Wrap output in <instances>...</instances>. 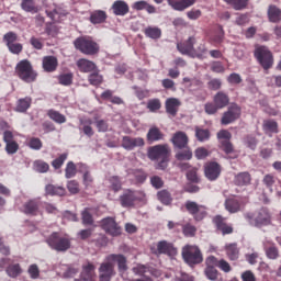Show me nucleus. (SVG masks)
<instances>
[{
    "mask_svg": "<svg viewBox=\"0 0 281 281\" xmlns=\"http://www.w3.org/2000/svg\"><path fill=\"white\" fill-rule=\"evenodd\" d=\"M147 157L150 161H160L157 164V170H166L170 161V147L168 145H155L147 149Z\"/></svg>",
    "mask_w": 281,
    "mask_h": 281,
    "instance_id": "f257e3e1",
    "label": "nucleus"
},
{
    "mask_svg": "<svg viewBox=\"0 0 281 281\" xmlns=\"http://www.w3.org/2000/svg\"><path fill=\"white\" fill-rule=\"evenodd\" d=\"M15 76L26 83L36 82V78H38V74L27 59H22L16 64Z\"/></svg>",
    "mask_w": 281,
    "mask_h": 281,
    "instance_id": "f03ea898",
    "label": "nucleus"
},
{
    "mask_svg": "<svg viewBox=\"0 0 281 281\" xmlns=\"http://www.w3.org/2000/svg\"><path fill=\"white\" fill-rule=\"evenodd\" d=\"M75 47L86 56H95L100 54V44L91 37L81 36L75 40Z\"/></svg>",
    "mask_w": 281,
    "mask_h": 281,
    "instance_id": "7ed1b4c3",
    "label": "nucleus"
},
{
    "mask_svg": "<svg viewBox=\"0 0 281 281\" xmlns=\"http://www.w3.org/2000/svg\"><path fill=\"white\" fill-rule=\"evenodd\" d=\"M181 254L184 262L189 265V267H194L203 262V252H201L199 246L186 245Z\"/></svg>",
    "mask_w": 281,
    "mask_h": 281,
    "instance_id": "20e7f679",
    "label": "nucleus"
},
{
    "mask_svg": "<svg viewBox=\"0 0 281 281\" xmlns=\"http://www.w3.org/2000/svg\"><path fill=\"white\" fill-rule=\"evenodd\" d=\"M245 218L255 227H266L271 223V214L268 209L261 207L255 213H247Z\"/></svg>",
    "mask_w": 281,
    "mask_h": 281,
    "instance_id": "39448f33",
    "label": "nucleus"
},
{
    "mask_svg": "<svg viewBox=\"0 0 281 281\" xmlns=\"http://www.w3.org/2000/svg\"><path fill=\"white\" fill-rule=\"evenodd\" d=\"M47 245L55 251H67L71 249V240L68 237L60 235L58 232H54L46 239Z\"/></svg>",
    "mask_w": 281,
    "mask_h": 281,
    "instance_id": "423d86ee",
    "label": "nucleus"
},
{
    "mask_svg": "<svg viewBox=\"0 0 281 281\" xmlns=\"http://www.w3.org/2000/svg\"><path fill=\"white\" fill-rule=\"evenodd\" d=\"M254 56L257 58L262 69L269 70L271 67H273V53H271L267 46L256 47Z\"/></svg>",
    "mask_w": 281,
    "mask_h": 281,
    "instance_id": "0eeeda50",
    "label": "nucleus"
},
{
    "mask_svg": "<svg viewBox=\"0 0 281 281\" xmlns=\"http://www.w3.org/2000/svg\"><path fill=\"white\" fill-rule=\"evenodd\" d=\"M119 201L122 207H135L137 201H142V192L133 189H125Z\"/></svg>",
    "mask_w": 281,
    "mask_h": 281,
    "instance_id": "6e6552de",
    "label": "nucleus"
},
{
    "mask_svg": "<svg viewBox=\"0 0 281 281\" xmlns=\"http://www.w3.org/2000/svg\"><path fill=\"white\" fill-rule=\"evenodd\" d=\"M3 43L7 45L9 52L19 56L23 52V44L18 43L19 34L13 31L7 32L2 37Z\"/></svg>",
    "mask_w": 281,
    "mask_h": 281,
    "instance_id": "1a4fd4ad",
    "label": "nucleus"
},
{
    "mask_svg": "<svg viewBox=\"0 0 281 281\" xmlns=\"http://www.w3.org/2000/svg\"><path fill=\"white\" fill-rule=\"evenodd\" d=\"M184 207L196 222H201L205 216H207V206L201 205L194 201H187Z\"/></svg>",
    "mask_w": 281,
    "mask_h": 281,
    "instance_id": "9d476101",
    "label": "nucleus"
},
{
    "mask_svg": "<svg viewBox=\"0 0 281 281\" xmlns=\"http://www.w3.org/2000/svg\"><path fill=\"white\" fill-rule=\"evenodd\" d=\"M212 223L217 234H222V236L234 234V226L227 223V217H224L223 215H215L212 220Z\"/></svg>",
    "mask_w": 281,
    "mask_h": 281,
    "instance_id": "9b49d317",
    "label": "nucleus"
},
{
    "mask_svg": "<svg viewBox=\"0 0 281 281\" xmlns=\"http://www.w3.org/2000/svg\"><path fill=\"white\" fill-rule=\"evenodd\" d=\"M101 227L105 231V234L110 236H121L122 227L115 222L113 217H105L101 221Z\"/></svg>",
    "mask_w": 281,
    "mask_h": 281,
    "instance_id": "f8f14e48",
    "label": "nucleus"
},
{
    "mask_svg": "<svg viewBox=\"0 0 281 281\" xmlns=\"http://www.w3.org/2000/svg\"><path fill=\"white\" fill-rule=\"evenodd\" d=\"M241 109L238 104L233 103L231 106H228L227 111L224 112L222 116V124L227 126V124H232L233 122H236L240 117Z\"/></svg>",
    "mask_w": 281,
    "mask_h": 281,
    "instance_id": "ddd939ff",
    "label": "nucleus"
},
{
    "mask_svg": "<svg viewBox=\"0 0 281 281\" xmlns=\"http://www.w3.org/2000/svg\"><path fill=\"white\" fill-rule=\"evenodd\" d=\"M216 257L209 256L205 259V269H204V276L207 278V280L216 281L218 280V270L216 269Z\"/></svg>",
    "mask_w": 281,
    "mask_h": 281,
    "instance_id": "4468645a",
    "label": "nucleus"
},
{
    "mask_svg": "<svg viewBox=\"0 0 281 281\" xmlns=\"http://www.w3.org/2000/svg\"><path fill=\"white\" fill-rule=\"evenodd\" d=\"M3 142L8 155H15L19 151V143L14 140V133L12 131L7 130L3 132Z\"/></svg>",
    "mask_w": 281,
    "mask_h": 281,
    "instance_id": "2eb2a0df",
    "label": "nucleus"
},
{
    "mask_svg": "<svg viewBox=\"0 0 281 281\" xmlns=\"http://www.w3.org/2000/svg\"><path fill=\"white\" fill-rule=\"evenodd\" d=\"M121 146L125 150H135V148H142L146 146V142L142 137L133 138L131 136H123Z\"/></svg>",
    "mask_w": 281,
    "mask_h": 281,
    "instance_id": "dca6fc26",
    "label": "nucleus"
},
{
    "mask_svg": "<svg viewBox=\"0 0 281 281\" xmlns=\"http://www.w3.org/2000/svg\"><path fill=\"white\" fill-rule=\"evenodd\" d=\"M22 212L26 216H38L41 214V202L38 199H31L22 205Z\"/></svg>",
    "mask_w": 281,
    "mask_h": 281,
    "instance_id": "f3484780",
    "label": "nucleus"
},
{
    "mask_svg": "<svg viewBox=\"0 0 281 281\" xmlns=\"http://www.w3.org/2000/svg\"><path fill=\"white\" fill-rule=\"evenodd\" d=\"M204 175L209 181H216L221 177V165L215 161L206 162L204 166Z\"/></svg>",
    "mask_w": 281,
    "mask_h": 281,
    "instance_id": "a211bd4d",
    "label": "nucleus"
},
{
    "mask_svg": "<svg viewBox=\"0 0 281 281\" xmlns=\"http://www.w3.org/2000/svg\"><path fill=\"white\" fill-rule=\"evenodd\" d=\"M196 43V40L194 37H189L183 43L177 44V49L180 52V54H183L186 56H194V44Z\"/></svg>",
    "mask_w": 281,
    "mask_h": 281,
    "instance_id": "6ab92c4d",
    "label": "nucleus"
},
{
    "mask_svg": "<svg viewBox=\"0 0 281 281\" xmlns=\"http://www.w3.org/2000/svg\"><path fill=\"white\" fill-rule=\"evenodd\" d=\"M111 10L115 16H126L131 12V7L124 0H116L113 2Z\"/></svg>",
    "mask_w": 281,
    "mask_h": 281,
    "instance_id": "aec40b11",
    "label": "nucleus"
},
{
    "mask_svg": "<svg viewBox=\"0 0 281 281\" xmlns=\"http://www.w3.org/2000/svg\"><path fill=\"white\" fill-rule=\"evenodd\" d=\"M167 3L176 12H183L188 8H192L196 3V0H167Z\"/></svg>",
    "mask_w": 281,
    "mask_h": 281,
    "instance_id": "412c9836",
    "label": "nucleus"
},
{
    "mask_svg": "<svg viewBox=\"0 0 281 281\" xmlns=\"http://www.w3.org/2000/svg\"><path fill=\"white\" fill-rule=\"evenodd\" d=\"M158 254H164L165 256H177V247H175L173 243H169L167 240H160L157 244Z\"/></svg>",
    "mask_w": 281,
    "mask_h": 281,
    "instance_id": "4be33fe9",
    "label": "nucleus"
},
{
    "mask_svg": "<svg viewBox=\"0 0 281 281\" xmlns=\"http://www.w3.org/2000/svg\"><path fill=\"white\" fill-rule=\"evenodd\" d=\"M111 278H113V263L106 260V262L101 263L99 268V280L111 281Z\"/></svg>",
    "mask_w": 281,
    "mask_h": 281,
    "instance_id": "5701e85b",
    "label": "nucleus"
},
{
    "mask_svg": "<svg viewBox=\"0 0 281 281\" xmlns=\"http://www.w3.org/2000/svg\"><path fill=\"white\" fill-rule=\"evenodd\" d=\"M188 134L182 131L176 132L171 138V143L173 144L175 148H179L180 150L188 148Z\"/></svg>",
    "mask_w": 281,
    "mask_h": 281,
    "instance_id": "b1692460",
    "label": "nucleus"
},
{
    "mask_svg": "<svg viewBox=\"0 0 281 281\" xmlns=\"http://www.w3.org/2000/svg\"><path fill=\"white\" fill-rule=\"evenodd\" d=\"M165 137H166V134H164V132H161V130L157 126L150 127L146 135L147 144H155V142H162Z\"/></svg>",
    "mask_w": 281,
    "mask_h": 281,
    "instance_id": "393cba45",
    "label": "nucleus"
},
{
    "mask_svg": "<svg viewBox=\"0 0 281 281\" xmlns=\"http://www.w3.org/2000/svg\"><path fill=\"white\" fill-rule=\"evenodd\" d=\"M179 106H181V101L177 98H169L165 102L166 113L176 117L177 113H179Z\"/></svg>",
    "mask_w": 281,
    "mask_h": 281,
    "instance_id": "a878e982",
    "label": "nucleus"
},
{
    "mask_svg": "<svg viewBox=\"0 0 281 281\" xmlns=\"http://www.w3.org/2000/svg\"><path fill=\"white\" fill-rule=\"evenodd\" d=\"M132 9L136 10V12H142V10H145L147 14H157V7L145 0L134 2L132 4Z\"/></svg>",
    "mask_w": 281,
    "mask_h": 281,
    "instance_id": "bb28decb",
    "label": "nucleus"
},
{
    "mask_svg": "<svg viewBox=\"0 0 281 281\" xmlns=\"http://www.w3.org/2000/svg\"><path fill=\"white\" fill-rule=\"evenodd\" d=\"M77 67L81 74H91V71H98V66L95 63L86 58H80L77 60Z\"/></svg>",
    "mask_w": 281,
    "mask_h": 281,
    "instance_id": "cd10ccee",
    "label": "nucleus"
},
{
    "mask_svg": "<svg viewBox=\"0 0 281 281\" xmlns=\"http://www.w3.org/2000/svg\"><path fill=\"white\" fill-rule=\"evenodd\" d=\"M42 65L44 71H46L47 74H52L56 71V69H58V58H56L55 56H45L43 57Z\"/></svg>",
    "mask_w": 281,
    "mask_h": 281,
    "instance_id": "c85d7f7f",
    "label": "nucleus"
},
{
    "mask_svg": "<svg viewBox=\"0 0 281 281\" xmlns=\"http://www.w3.org/2000/svg\"><path fill=\"white\" fill-rule=\"evenodd\" d=\"M67 190L64 187L55 184L45 186V196H65Z\"/></svg>",
    "mask_w": 281,
    "mask_h": 281,
    "instance_id": "c756f323",
    "label": "nucleus"
},
{
    "mask_svg": "<svg viewBox=\"0 0 281 281\" xmlns=\"http://www.w3.org/2000/svg\"><path fill=\"white\" fill-rule=\"evenodd\" d=\"M109 15L105 11L102 10H94L90 13L89 21L92 25H100L101 23H105Z\"/></svg>",
    "mask_w": 281,
    "mask_h": 281,
    "instance_id": "7c9ffc66",
    "label": "nucleus"
},
{
    "mask_svg": "<svg viewBox=\"0 0 281 281\" xmlns=\"http://www.w3.org/2000/svg\"><path fill=\"white\" fill-rule=\"evenodd\" d=\"M225 251L228 260L236 261L240 256V249L238 248V244L232 243L225 245Z\"/></svg>",
    "mask_w": 281,
    "mask_h": 281,
    "instance_id": "2f4dec72",
    "label": "nucleus"
},
{
    "mask_svg": "<svg viewBox=\"0 0 281 281\" xmlns=\"http://www.w3.org/2000/svg\"><path fill=\"white\" fill-rule=\"evenodd\" d=\"M108 262H117L119 271H126L128 266H126V257L124 255L112 254L106 257Z\"/></svg>",
    "mask_w": 281,
    "mask_h": 281,
    "instance_id": "473e14b6",
    "label": "nucleus"
},
{
    "mask_svg": "<svg viewBox=\"0 0 281 281\" xmlns=\"http://www.w3.org/2000/svg\"><path fill=\"white\" fill-rule=\"evenodd\" d=\"M213 102H215L220 109H225V106L229 105V94L224 91H218L213 97Z\"/></svg>",
    "mask_w": 281,
    "mask_h": 281,
    "instance_id": "72a5a7b5",
    "label": "nucleus"
},
{
    "mask_svg": "<svg viewBox=\"0 0 281 281\" xmlns=\"http://www.w3.org/2000/svg\"><path fill=\"white\" fill-rule=\"evenodd\" d=\"M235 183L239 188H243L245 186H250L251 184V173L247 172V171L237 173V176L235 177Z\"/></svg>",
    "mask_w": 281,
    "mask_h": 281,
    "instance_id": "f704fd0d",
    "label": "nucleus"
},
{
    "mask_svg": "<svg viewBox=\"0 0 281 281\" xmlns=\"http://www.w3.org/2000/svg\"><path fill=\"white\" fill-rule=\"evenodd\" d=\"M79 172H83L82 181L85 188H93V176H91V172L89 171L87 165L81 164Z\"/></svg>",
    "mask_w": 281,
    "mask_h": 281,
    "instance_id": "c9c22d12",
    "label": "nucleus"
},
{
    "mask_svg": "<svg viewBox=\"0 0 281 281\" xmlns=\"http://www.w3.org/2000/svg\"><path fill=\"white\" fill-rule=\"evenodd\" d=\"M224 2L237 12L247 10V8H249V0H224Z\"/></svg>",
    "mask_w": 281,
    "mask_h": 281,
    "instance_id": "e433bc0d",
    "label": "nucleus"
},
{
    "mask_svg": "<svg viewBox=\"0 0 281 281\" xmlns=\"http://www.w3.org/2000/svg\"><path fill=\"white\" fill-rule=\"evenodd\" d=\"M268 19L270 23H280L281 10L276 4H271L268 8Z\"/></svg>",
    "mask_w": 281,
    "mask_h": 281,
    "instance_id": "4c0bfd02",
    "label": "nucleus"
},
{
    "mask_svg": "<svg viewBox=\"0 0 281 281\" xmlns=\"http://www.w3.org/2000/svg\"><path fill=\"white\" fill-rule=\"evenodd\" d=\"M32 106V98L25 97L19 99L15 105L16 113H26L27 109Z\"/></svg>",
    "mask_w": 281,
    "mask_h": 281,
    "instance_id": "58836bf2",
    "label": "nucleus"
},
{
    "mask_svg": "<svg viewBox=\"0 0 281 281\" xmlns=\"http://www.w3.org/2000/svg\"><path fill=\"white\" fill-rule=\"evenodd\" d=\"M144 34L146 38H151L153 41H159L161 38V30L159 26H147L144 30Z\"/></svg>",
    "mask_w": 281,
    "mask_h": 281,
    "instance_id": "ea45409f",
    "label": "nucleus"
},
{
    "mask_svg": "<svg viewBox=\"0 0 281 281\" xmlns=\"http://www.w3.org/2000/svg\"><path fill=\"white\" fill-rule=\"evenodd\" d=\"M265 251L267 258L270 260H278V258H280V250H278L276 244H265Z\"/></svg>",
    "mask_w": 281,
    "mask_h": 281,
    "instance_id": "a19ab883",
    "label": "nucleus"
},
{
    "mask_svg": "<svg viewBox=\"0 0 281 281\" xmlns=\"http://www.w3.org/2000/svg\"><path fill=\"white\" fill-rule=\"evenodd\" d=\"M21 9L24 12H30L31 14H36L38 12V5L35 0H22Z\"/></svg>",
    "mask_w": 281,
    "mask_h": 281,
    "instance_id": "79ce46f5",
    "label": "nucleus"
},
{
    "mask_svg": "<svg viewBox=\"0 0 281 281\" xmlns=\"http://www.w3.org/2000/svg\"><path fill=\"white\" fill-rule=\"evenodd\" d=\"M5 273L9 278H19L23 273V268H21L20 263H11L7 267Z\"/></svg>",
    "mask_w": 281,
    "mask_h": 281,
    "instance_id": "37998d69",
    "label": "nucleus"
},
{
    "mask_svg": "<svg viewBox=\"0 0 281 281\" xmlns=\"http://www.w3.org/2000/svg\"><path fill=\"white\" fill-rule=\"evenodd\" d=\"M47 115L49 120H52L56 124H65V122H67V116H65L64 114L54 109L48 110Z\"/></svg>",
    "mask_w": 281,
    "mask_h": 281,
    "instance_id": "c03bdc74",
    "label": "nucleus"
},
{
    "mask_svg": "<svg viewBox=\"0 0 281 281\" xmlns=\"http://www.w3.org/2000/svg\"><path fill=\"white\" fill-rule=\"evenodd\" d=\"M225 210H227L229 214H236V212H240V202L236 199H227L225 201Z\"/></svg>",
    "mask_w": 281,
    "mask_h": 281,
    "instance_id": "a18cd8bd",
    "label": "nucleus"
},
{
    "mask_svg": "<svg viewBox=\"0 0 281 281\" xmlns=\"http://www.w3.org/2000/svg\"><path fill=\"white\" fill-rule=\"evenodd\" d=\"M91 124H93V121L91 119H86L80 121L81 130L83 131L85 135L87 137H93V127H91Z\"/></svg>",
    "mask_w": 281,
    "mask_h": 281,
    "instance_id": "49530a36",
    "label": "nucleus"
},
{
    "mask_svg": "<svg viewBox=\"0 0 281 281\" xmlns=\"http://www.w3.org/2000/svg\"><path fill=\"white\" fill-rule=\"evenodd\" d=\"M94 271H95V266H93L92 263H88L87 266H85L81 272L82 280L85 281L93 280Z\"/></svg>",
    "mask_w": 281,
    "mask_h": 281,
    "instance_id": "de8ad7c7",
    "label": "nucleus"
},
{
    "mask_svg": "<svg viewBox=\"0 0 281 281\" xmlns=\"http://www.w3.org/2000/svg\"><path fill=\"white\" fill-rule=\"evenodd\" d=\"M78 175V169L76 168V164L74 161H68L65 168V178L74 179Z\"/></svg>",
    "mask_w": 281,
    "mask_h": 281,
    "instance_id": "09e8293b",
    "label": "nucleus"
},
{
    "mask_svg": "<svg viewBox=\"0 0 281 281\" xmlns=\"http://www.w3.org/2000/svg\"><path fill=\"white\" fill-rule=\"evenodd\" d=\"M182 234L187 238H194V236H196V226L192 225L191 223L182 225Z\"/></svg>",
    "mask_w": 281,
    "mask_h": 281,
    "instance_id": "8fccbe9b",
    "label": "nucleus"
},
{
    "mask_svg": "<svg viewBox=\"0 0 281 281\" xmlns=\"http://www.w3.org/2000/svg\"><path fill=\"white\" fill-rule=\"evenodd\" d=\"M110 190L113 192H120L122 190V179L117 176H112L109 178Z\"/></svg>",
    "mask_w": 281,
    "mask_h": 281,
    "instance_id": "3c124183",
    "label": "nucleus"
},
{
    "mask_svg": "<svg viewBox=\"0 0 281 281\" xmlns=\"http://www.w3.org/2000/svg\"><path fill=\"white\" fill-rule=\"evenodd\" d=\"M104 78L97 72V70L88 76V81L92 87H100L102 85Z\"/></svg>",
    "mask_w": 281,
    "mask_h": 281,
    "instance_id": "603ef678",
    "label": "nucleus"
},
{
    "mask_svg": "<svg viewBox=\"0 0 281 281\" xmlns=\"http://www.w3.org/2000/svg\"><path fill=\"white\" fill-rule=\"evenodd\" d=\"M158 200L164 203V205H170L172 203V195L168 190H161L157 193Z\"/></svg>",
    "mask_w": 281,
    "mask_h": 281,
    "instance_id": "864d4df0",
    "label": "nucleus"
},
{
    "mask_svg": "<svg viewBox=\"0 0 281 281\" xmlns=\"http://www.w3.org/2000/svg\"><path fill=\"white\" fill-rule=\"evenodd\" d=\"M244 144L247 148H250V150H256V147L258 146V138L251 134L247 135L244 137Z\"/></svg>",
    "mask_w": 281,
    "mask_h": 281,
    "instance_id": "5fc2aeb1",
    "label": "nucleus"
},
{
    "mask_svg": "<svg viewBox=\"0 0 281 281\" xmlns=\"http://www.w3.org/2000/svg\"><path fill=\"white\" fill-rule=\"evenodd\" d=\"M68 157H69V154L67 153L59 155L58 158L52 161L53 168H55V170H59V168H63V165L65 164V161H67Z\"/></svg>",
    "mask_w": 281,
    "mask_h": 281,
    "instance_id": "6e6d98bb",
    "label": "nucleus"
},
{
    "mask_svg": "<svg viewBox=\"0 0 281 281\" xmlns=\"http://www.w3.org/2000/svg\"><path fill=\"white\" fill-rule=\"evenodd\" d=\"M33 166L36 172H41V173L49 172V164L43 160H35Z\"/></svg>",
    "mask_w": 281,
    "mask_h": 281,
    "instance_id": "4d7b16f0",
    "label": "nucleus"
},
{
    "mask_svg": "<svg viewBox=\"0 0 281 281\" xmlns=\"http://www.w3.org/2000/svg\"><path fill=\"white\" fill-rule=\"evenodd\" d=\"M263 131H266V133H278V122L273 120L265 121Z\"/></svg>",
    "mask_w": 281,
    "mask_h": 281,
    "instance_id": "13d9d810",
    "label": "nucleus"
},
{
    "mask_svg": "<svg viewBox=\"0 0 281 281\" xmlns=\"http://www.w3.org/2000/svg\"><path fill=\"white\" fill-rule=\"evenodd\" d=\"M215 266H217L221 271H224V273H229V271H232V266L225 259L218 260V258L215 257Z\"/></svg>",
    "mask_w": 281,
    "mask_h": 281,
    "instance_id": "bf43d9fd",
    "label": "nucleus"
},
{
    "mask_svg": "<svg viewBox=\"0 0 281 281\" xmlns=\"http://www.w3.org/2000/svg\"><path fill=\"white\" fill-rule=\"evenodd\" d=\"M195 137L198 142H206V139H210V130H203V128H195Z\"/></svg>",
    "mask_w": 281,
    "mask_h": 281,
    "instance_id": "052dcab7",
    "label": "nucleus"
},
{
    "mask_svg": "<svg viewBox=\"0 0 281 281\" xmlns=\"http://www.w3.org/2000/svg\"><path fill=\"white\" fill-rule=\"evenodd\" d=\"M59 85H63L64 87H69L74 82V74H63L58 77Z\"/></svg>",
    "mask_w": 281,
    "mask_h": 281,
    "instance_id": "680f3d73",
    "label": "nucleus"
},
{
    "mask_svg": "<svg viewBox=\"0 0 281 281\" xmlns=\"http://www.w3.org/2000/svg\"><path fill=\"white\" fill-rule=\"evenodd\" d=\"M176 159H178V161H190V159H192V150L184 149L182 151H178L176 154Z\"/></svg>",
    "mask_w": 281,
    "mask_h": 281,
    "instance_id": "e2e57ef3",
    "label": "nucleus"
},
{
    "mask_svg": "<svg viewBox=\"0 0 281 281\" xmlns=\"http://www.w3.org/2000/svg\"><path fill=\"white\" fill-rule=\"evenodd\" d=\"M221 110V108L213 101L212 102H207L204 105V111L207 115H215V113H218V111Z\"/></svg>",
    "mask_w": 281,
    "mask_h": 281,
    "instance_id": "0e129e2a",
    "label": "nucleus"
},
{
    "mask_svg": "<svg viewBox=\"0 0 281 281\" xmlns=\"http://www.w3.org/2000/svg\"><path fill=\"white\" fill-rule=\"evenodd\" d=\"M147 109L151 112L155 113L156 111H159L161 109V100L159 99H151L147 102Z\"/></svg>",
    "mask_w": 281,
    "mask_h": 281,
    "instance_id": "69168bd1",
    "label": "nucleus"
},
{
    "mask_svg": "<svg viewBox=\"0 0 281 281\" xmlns=\"http://www.w3.org/2000/svg\"><path fill=\"white\" fill-rule=\"evenodd\" d=\"M27 146L31 147L32 150H41V148H43V140L37 137H32L29 139Z\"/></svg>",
    "mask_w": 281,
    "mask_h": 281,
    "instance_id": "338daca9",
    "label": "nucleus"
},
{
    "mask_svg": "<svg viewBox=\"0 0 281 281\" xmlns=\"http://www.w3.org/2000/svg\"><path fill=\"white\" fill-rule=\"evenodd\" d=\"M150 271V268L144 266V265H137L136 267L133 268V273L135 276H140L143 278H146V273Z\"/></svg>",
    "mask_w": 281,
    "mask_h": 281,
    "instance_id": "774afa93",
    "label": "nucleus"
}]
</instances>
